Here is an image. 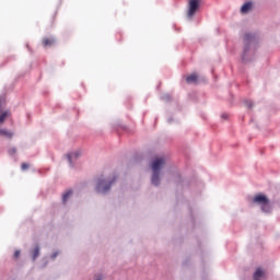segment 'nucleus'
I'll return each instance as SVG.
<instances>
[{
    "label": "nucleus",
    "instance_id": "f257e3e1",
    "mask_svg": "<svg viewBox=\"0 0 280 280\" xmlns=\"http://www.w3.org/2000/svg\"><path fill=\"white\" fill-rule=\"evenodd\" d=\"M244 48L242 60L243 62H253L255 60V54L259 47V36L255 33H246L243 38Z\"/></svg>",
    "mask_w": 280,
    "mask_h": 280
},
{
    "label": "nucleus",
    "instance_id": "f03ea898",
    "mask_svg": "<svg viewBox=\"0 0 280 280\" xmlns=\"http://www.w3.org/2000/svg\"><path fill=\"white\" fill-rule=\"evenodd\" d=\"M163 167H165V159L156 158L152 162L151 168H152L153 174L151 177V183L155 187H159L161 185V170H163Z\"/></svg>",
    "mask_w": 280,
    "mask_h": 280
},
{
    "label": "nucleus",
    "instance_id": "7ed1b4c3",
    "mask_svg": "<svg viewBox=\"0 0 280 280\" xmlns=\"http://www.w3.org/2000/svg\"><path fill=\"white\" fill-rule=\"evenodd\" d=\"M118 175H114L110 179L98 178L95 190L97 194H108L115 183H117Z\"/></svg>",
    "mask_w": 280,
    "mask_h": 280
},
{
    "label": "nucleus",
    "instance_id": "20e7f679",
    "mask_svg": "<svg viewBox=\"0 0 280 280\" xmlns=\"http://www.w3.org/2000/svg\"><path fill=\"white\" fill-rule=\"evenodd\" d=\"M253 205H258L260 207L262 213H270L272 211V207L270 206V200L264 194L256 195L253 200Z\"/></svg>",
    "mask_w": 280,
    "mask_h": 280
},
{
    "label": "nucleus",
    "instance_id": "39448f33",
    "mask_svg": "<svg viewBox=\"0 0 280 280\" xmlns=\"http://www.w3.org/2000/svg\"><path fill=\"white\" fill-rule=\"evenodd\" d=\"M198 10H200V0H189L187 19L189 21H192L194 16H196V12H198Z\"/></svg>",
    "mask_w": 280,
    "mask_h": 280
},
{
    "label": "nucleus",
    "instance_id": "423d86ee",
    "mask_svg": "<svg viewBox=\"0 0 280 280\" xmlns=\"http://www.w3.org/2000/svg\"><path fill=\"white\" fill-rule=\"evenodd\" d=\"M81 154L82 153L80 151H75L67 154V159H68V162L70 163V167H73V161H78Z\"/></svg>",
    "mask_w": 280,
    "mask_h": 280
},
{
    "label": "nucleus",
    "instance_id": "0eeeda50",
    "mask_svg": "<svg viewBox=\"0 0 280 280\" xmlns=\"http://www.w3.org/2000/svg\"><path fill=\"white\" fill-rule=\"evenodd\" d=\"M254 280H264L266 279V271H264L261 268H257L256 271L253 275Z\"/></svg>",
    "mask_w": 280,
    "mask_h": 280
},
{
    "label": "nucleus",
    "instance_id": "6e6552de",
    "mask_svg": "<svg viewBox=\"0 0 280 280\" xmlns=\"http://www.w3.org/2000/svg\"><path fill=\"white\" fill-rule=\"evenodd\" d=\"M56 45V37L50 36V37H45L43 39V47H54Z\"/></svg>",
    "mask_w": 280,
    "mask_h": 280
},
{
    "label": "nucleus",
    "instance_id": "1a4fd4ad",
    "mask_svg": "<svg viewBox=\"0 0 280 280\" xmlns=\"http://www.w3.org/2000/svg\"><path fill=\"white\" fill-rule=\"evenodd\" d=\"M250 10H253V2H245L241 7L242 14H248V12H250Z\"/></svg>",
    "mask_w": 280,
    "mask_h": 280
},
{
    "label": "nucleus",
    "instance_id": "9d476101",
    "mask_svg": "<svg viewBox=\"0 0 280 280\" xmlns=\"http://www.w3.org/2000/svg\"><path fill=\"white\" fill-rule=\"evenodd\" d=\"M0 137H4L5 139H12L14 133L8 129H0Z\"/></svg>",
    "mask_w": 280,
    "mask_h": 280
},
{
    "label": "nucleus",
    "instance_id": "9b49d317",
    "mask_svg": "<svg viewBox=\"0 0 280 280\" xmlns=\"http://www.w3.org/2000/svg\"><path fill=\"white\" fill-rule=\"evenodd\" d=\"M187 84H196L198 82V75L190 74L186 78Z\"/></svg>",
    "mask_w": 280,
    "mask_h": 280
},
{
    "label": "nucleus",
    "instance_id": "f8f14e48",
    "mask_svg": "<svg viewBox=\"0 0 280 280\" xmlns=\"http://www.w3.org/2000/svg\"><path fill=\"white\" fill-rule=\"evenodd\" d=\"M31 253L33 255V261H36L40 255V246L36 245V247Z\"/></svg>",
    "mask_w": 280,
    "mask_h": 280
},
{
    "label": "nucleus",
    "instance_id": "ddd939ff",
    "mask_svg": "<svg viewBox=\"0 0 280 280\" xmlns=\"http://www.w3.org/2000/svg\"><path fill=\"white\" fill-rule=\"evenodd\" d=\"M73 196V190H68L62 195L63 205Z\"/></svg>",
    "mask_w": 280,
    "mask_h": 280
},
{
    "label": "nucleus",
    "instance_id": "4468645a",
    "mask_svg": "<svg viewBox=\"0 0 280 280\" xmlns=\"http://www.w3.org/2000/svg\"><path fill=\"white\" fill-rule=\"evenodd\" d=\"M7 117H10V110H7L0 115V124H3Z\"/></svg>",
    "mask_w": 280,
    "mask_h": 280
},
{
    "label": "nucleus",
    "instance_id": "2eb2a0df",
    "mask_svg": "<svg viewBox=\"0 0 280 280\" xmlns=\"http://www.w3.org/2000/svg\"><path fill=\"white\" fill-rule=\"evenodd\" d=\"M8 154H10V156H14V154H16V148L12 147L8 150Z\"/></svg>",
    "mask_w": 280,
    "mask_h": 280
},
{
    "label": "nucleus",
    "instance_id": "dca6fc26",
    "mask_svg": "<svg viewBox=\"0 0 280 280\" xmlns=\"http://www.w3.org/2000/svg\"><path fill=\"white\" fill-rule=\"evenodd\" d=\"M161 100H163L164 102H170L172 100V96L170 94H164L161 96Z\"/></svg>",
    "mask_w": 280,
    "mask_h": 280
},
{
    "label": "nucleus",
    "instance_id": "f3484780",
    "mask_svg": "<svg viewBox=\"0 0 280 280\" xmlns=\"http://www.w3.org/2000/svg\"><path fill=\"white\" fill-rule=\"evenodd\" d=\"M244 104H245V106H247V108H250V107L253 106V101H250V100H245V101H244Z\"/></svg>",
    "mask_w": 280,
    "mask_h": 280
},
{
    "label": "nucleus",
    "instance_id": "a211bd4d",
    "mask_svg": "<svg viewBox=\"0 0 280 280\" xmlns=\"http://www.w3.org/2000/svg\"><path fill=\"white\" fill-rule=\"evenodd\" d=\"M94 280H104V277L102 276V273H96L94 276Z\"/></svg>",
    "mask_w": 280,
    "mask_h": 280
},
{
    "label": "nucleus",
    "instance_id": "6ab92c4d",
    "mask_svg": "<svg viewBox=\"0 0 280 280\" xmlns=\"http://www.w3.org/2000/svg\"><path fill=\"white\" fill-rule=\"evenodd\" d=\"M19 257H21V250H15L14 252V258L19 259Z\"/></svg>",
    "mask_w": 280,
    "mask_h": 280
},
{
    "label": "nucleus",
    "instance_id": "aec40b11",
    "mask_svg": "<svg viewBox=\"0 0 280 280\" xmlns=\"http://www.w3.org/2000/svg\"><path fill=\"white\" fill-rule=\"evenodd\" d=\"M22 170H23V171L30 170V164L23 163V164H22Z\"/></svg>",
    "mask_w": 280,
    "mask_h": 280
},
{
    "label": "nucleus",
    "instance_id": "412c9836",
    "mask_svg": "<svg viewBox=\"0 0 280 280\" xmlns=\"http://www.w3.org/2000/svg\"><path fill=\"white\" fill-rule=\"evenodd\" d=\"M59 253L55 252L51 254L50 259H56V257H58Z\"/></svg>",
    "mask_w": 280,
    "mask_h": 280
},
{
    "label": "nucleus",
    "instance_id": "4be33fe9",
    "mask_svg": "<svg viewBox=\"0 0 280 280\" xmlns=\"http://www.w3.org/2000/svg\"><path fill=\"white\" fill-rule=\"evenodd\" d=\"M221 119H229V114H222Z\"/></svg>",
    "mask_w": 280,
    "mask_h": 280
},
{
    "label": "nucleus",
    "instance_id": "5701e85b",
    "mask_svg": "<svg viewBox=\"0 0 280 280\" xmlns=\"http://www.w3.org/2000/svg\"><path fill=\"white\" fill-rule=\"evenodd\" d=\"M167 122H168V124H172V118H168V119H167Z\"/></svg>",
    "mask_w": 280,
    "mask_h": 280
}]
</instances>
